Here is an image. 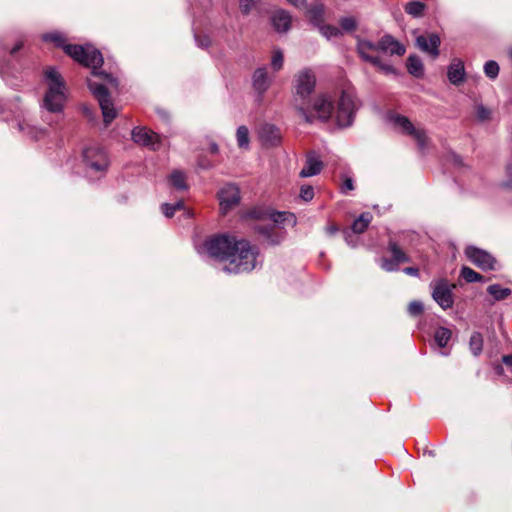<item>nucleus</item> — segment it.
I'll use <instances>...</instances> for the list:
<instances>
[{
    "instance_id": "obj_1",
    "label": "nucleus",
    "mask_w": 512,
    "mask_h": 512,
    "mask_svg": "<svg viewBox=\"0 0 512 512\" xmlns=\"http://www.w3.org/2000/svg\"><path fill=\"white\" fill-rule=\"evenodd\" d=\"M46 42H53L58 47H63L66 54L82 65L91 68V78H88L87 85L98 100L103 120L109 125L117 116V111L108 92L109 87H117V79L111 74L98 69L103 64V56L101 52L91 45H71L65 44L64 36L59 32L47 33L42 36Z\"/></svg>"
},
{
    "instance_id": "obj_2",
    "label": "nucleus",
    "mask_w": 512,
    "mask_h": 512,
    "mask_svg": "<svg viewBox=\"0 0 512 512\" xmlns=\"http://www.w3.org/2000/svg\"><path fill=\"white\" fill-rule=\"evenodd\" d=\"M359 103L352 90H342L338 96L325 92L311 99L304 106L306 115H298L304 122L312 124L316 121L326 123L333 120L340 128L353 124Z\"/></svg>"
},
{
    "instance_id": "obj_3",
    "label": "nucleus",
    "mask_w": 512,
    "mask_h": 512,
    "mask_svg": "<svg viewBox=\"0 0 512 512\" xmlns=\"http://www.w3.org/2000/svg\"><path fill=\"white\" fill-rule=\"evenodd\" d=\"M259 249L245 239L237 240L223 270L227 273L250 272L259 264Z\"/></svg>"
},
{
    "instance_id": "obj_4",
    "label": "nucleus",
    "mask_w": 512,
    "mask_h": 512,
    "mask_svg": "<svg viewBox=\"0 0 512 512\" xmlns=\"http://www.w3.org/2000/svg\"><path fill=\"white\" fill-rule=\"evenodd\" d=\"M44 78L47 83V91L43 98V107L49 112L59 113L63 110L66 101L64 80L53 67L45 69Z\"/></svg>"
},
{
    "instance_id": "obj_5",
    "label": "nucleus",
    "mask_w": 512,
    "mask_h": 512,
    "mask_svg": "<svg viewBox=\"0 0 512 512\" xmlns=\"http://www.w3.org/2000/svg\"><path fill=\"white\" fill-rule=\"evenodd\" d=\"M316 86V77L309 69L299 71L294 77L291 105L298 115H306L304 106L311 103V94Z\"/></svg>"
},
{
    "instance_id": "obj_6",
    "label": "nucleus",
    "mask_w": 512,
    "mask_h": 512,
    "mask_svg": "<svg viewBox=\"0 0 512 512\" xmlns=\"http://www.w3.org/2000/svg\"><path fill=\"white\" fill-rule=\"evenodd\" d=\"M236 241L237 239L234 236L218 235L206 240L204 248L209 256L228 262Z\"/></svg>"
},
{
    "instance_id": "obj_7",
    "label": "nucleus",
    "mask_w": 512,
    "mask_h": 512,
    "mask_svg": "<svg viewBox=\"0 0 512 512\" xmlns=\"http://www.w3.org/2000/svg\"><path fill=\"white\" fill-rule=\"evenodd\" d=\"M432 289L433 300L444 310L452 308L454 304L453 289L455 285H451L444 278L432 281L430 283Z\"/></svg>"
},
{
    "instance_id": "obj_8",
    "label": "nucleus",
    "mask_w": 512,
    "mask_h": 512,
    "mask_svg": "<svg viewBox=\"0 0 512 512\" xmlns=\"http://www.w3.org/2000/svg\"><path fill=\"white\" fill-rule=\"evenodd\" d=\"M390 121L402 133L412 136L418 143V146L423 149L426 145V135L423 130L417 129L410 122V120L402 115H391Z\"/></svg>"
},
{
    "instance_id": "obj_9",
    "label": "nucleus",
    "mask_w": 512,
    "mask_h": 512,
    "mask_svg": "<svg viewBox=\"0 0 512 512\" xmlns=\"http://www.w3.org/2000/svg\"><path fill=\"white\" fill-rule=\"evenodd\" d=\"M83 158L86 165L95 172L106 171L109 160L106 152L100 147H88L83 151Z\"/></svg>"
},
{
    "instance_id": "obj_10",
    "label": "nucleus",
    "mask_w": 512,
    "mask_h": 512,
    "mask_svg": "<svg viewBox=\"0 0 512 512\" xmlns=\"http://www.w3.org/2000/svg\"><path fill=\"white\" fill-rule=\"evenodd\" d=\"M466 257L477 267L482 270H496L497 261L487 251L479 249L474 246H469L465 249Z\"/></svg>"
},
{
    "instance_id": "obj_11",
    "label": "nucleus",
    "mask_w": 512,
    "mask_h": 512,
    "mask_svg": "<svg viewBox=\"0 0 512 512\" xmlns=\"http://www.w3.org/2000/svg\"><path fill=\"white\" fill-rule=\"evenodd\" d=\"M222 213H227L229 209L240 202V191L236 185L228 184L218 193Z\"/></svg>"
},
{
    "instance_id": "obj_12",
    "label": "nucleus",
    "mask_w": 512,
    "mask_h": 512,
    "mask_svg": "<svg viewBox=\"0 0 512 512\" xmlns=\"http://www.w3.org/2000/svg\"><path fill=\"white\" fill-rule=\"evenodd\" d=\"M357 53L360 58L368 63H378L376 53L380 52V47H378V42H372L368 39H363L357 37V45H356Z\"/></svg>"
},
{
    "instance_id": "obj_13",
    "label": "nucleus",
    "mask_w": 512,
    "mask_h": 512,
    "mask_svg": "<svg viewBox=\"0 0 512 512\" xmlns=\"http://www.w3.org/2000/svg\"><path fill=\"white\" fill-rule=\"evenodd\" d=\"M440 43V37L436 33L419 35L416 38L417 47L423 52L430 54L434 59L439 56Z\"/></svg>"
},
{
    "instance_id": "obj_14",
    "label": "nucleus",
    "mask_w": 512,
    "mask_h": 512,
    "mask_svg": "<svg viewBox=\"0 0 512 512\" xmlns=\"http://www.w3.org/2000/svg\"><path fill=\"white\" fill-rule=\"evenodd\" d=\"M132 140L141 146L156 150L159 143V136L144 127H136L132 130Z\"/></svg>"
},
{
    "instance_id": "obj_15",
    "label": "nucleus",
    "mask_w": 512,
    "mask_h": 512,
    "mask_svg": "<svg viewBox=\"0 0 512 512\" xmlns=\"http://www.w3.org/2000/svg\"><path fill=\"white\" fill-rule=\"evenodd\" d=\"M324 167L320 156L315 151H310L306 155L305 163L299 173L301 178L312 177L318 175Z\"/></svg>"
},
{
    "instance_id": "obj_16",
    "label": "nucleus",
    "mask_w": 512,
    "mask_h": 512,
    "mask_svg": "<svg viewBox=\"0 0 512 512\" xmlns=\"http://www.w3.org/2000/svg\"><path fill=\"white\" fill-rule=\"evenodd\" d=\"M378 47H380V52L391 56H402L406 52L405 46L390 34H385L381 37L378 41Z\"/></svg>"
},
{
    "instance_id": "obj_17",
    "label": "nucleus",
    "mask_w": 512,
    "mask_h": 512,
    "mask_svg": "<svg viewBox=\"0 0 512 512\" xmlns=\"http://www.w3.org/2000/svg\"><path fill=\"white\" fill-rule=\"evenodd\" d=\"M271 78L268 76L267 69L260 67L256 69L252 76V84L254 90L257 92L259 97H262L271 85Z\"/></svg>"
},
{
    "instance_id": "obj_18",
    "label": "nucleus",
    "mask_w": 512,
    "mask_h": 512,
    "mask_svg": "<svg viewBox=\"0 0 512 512\" xmlns=\"http://www.w3.org/2000/svg\"><path fill=\"white\" fill-rule=\"evenodd\" d=\"M263 143L268 146H276L281 141L280 130L272 124H264L259 131Z\"/></svg>"
},
{
    "instance_id": "obj_19",
    "label": "nucleus",
    "mask_w": 512,
    "mask_h": 512,
    "mask_svg": "<svg viewBox=\"0 0 512 512\" xmlns=\"http://www.w3.org/2000/svg\"><path fill=\"white\" fill-rule=\"evenodd\" d=\"M292 22L291 15L285 10H278L272 16V24L278 32H287Z\"/></svg>"
},
{
    "instance_id": "obj_20",
    "label": "nucleus",
    "mask_w": 512,
    "mask_h": 512,
    "mask_svg": "<svg viewBox=\"0 0 512 512\" xmlns=\"http://www.w3.org/2000/svg\"><path fill=\"white\" fill-rule=\"evenodd\" d=\"M464 75L465 70L462 61L454 60L448 67L447 76L449 81L454 85H458L463 82Z\"/></svg>"
},
{
    "instance_id": "obj_21",
    "label": "nucleus",
    "mask_w": 512,
    "mask_h": 512,
    "mask_svg": "<svg viewBox=\"0 0 512 512\" xmlns=\"http://www.w3.org/2000/svg\"><path fill=\"white\" fill-rule=\"evenodd\" d=\"M259 232L265 237L267 243L270 245H278L285 238V232L283 230L276 229L275 226L262 228Z\"/></svg>"
},
{
    "instance_id": "obj_22",
    "label": "nucleus",
    "mask_w": 512,
    "mask_h": 512,
    "mask_svg": "<svg viewBox=\"0 0 512 512\" xmlns=\"http://www.w3.org/2000/svg\"><path fill=\"white\" fill-rule=\"evenodd\" d=\"M310 21L315 26H320L324 21V6L322 4H315L307 11Z\"/></svg>"
},
{
    "instance_id": "obj_23",
    "label": "nucleus",
    "mask_w": 512,
    "mask_h": 512,
    "mask_svg": "<svg viewBox=\"0 0 512 512\" xmlns=\"http://www.w3.org/2000/svg\"><path fill=\"white\" fill-rule=\"evenodd\" d=\"M407 69L415 77L423 75V64L419 57L411 55L407 59Z\"/></svg>"
},
{
    "instance_id": "obj_24",
    "label": "nucleus",
    "mask_w": 512,
    "mask_h": 512,
    "mask_svg": "<svg viewBox=\"0 0 512 512\" xmlns=\"http://www.w3.org/2000/svg\"><path fill=\"white\" fill-rule=\"evenodd\" d=\"M425 9H426L425 3L420 2V1L408 2L404 7L405 12L414 18L421 17L423 15Z\"/></svg>"
},
{
    "instance_id": "obj_25",
    "label": "nucleus",
    "mask_w": 512,
    "mask_h": 512,
    "mask_svg": "<svg viewBox=\"0 0 512 512\" xmlns=\"http://www.w3.org/2000/svg\"><path fill=\"white\" fill-rule=\"evenodd\" d=\"M388 249L392 254V257L398 263H407L410 262V257L398 246L395 241H389Z\"/></svg>"
},
{
    "instance_id": "obj_26",
    "label": "nucleus",
    "mask_w": 512,
    "mask_h": 512,
    "mask_svg": "<svg viewBox=\"0 0 512 512\" xmlns=\"http://www.w3.org/2000/svg\"><path fill=\"white\" fill-rule=\"evenodd\" d=\"M372 220L370 213H362L352 224V230L354 233H362L366 230Z\"/></svg>"
},
{
    "instance_id": "obj_27",
    "label": "nucleus",
    "mask_w": 512,
    "mask_h": 512,
    "mask_svg": "<svg viewBox=\"0 0 512 512\" xmlns=\"http://www.w3.org/2000/svg\"><path fill=\"white\" fill-rule=\"evenodd\" d=\"M237 145L241 149H248L250 144L249 130L246 126L242 125L236 131Z\"/></svg>"
},
{
    "instance_id": "obj_28",
    "label": "nucleus",
    "mask_w": 512,
    "mask_h": 512,
    "mask_svg": "<svg viewBox=\"0 0 512 512\" xmlns=\"http://www.w3.org/2000/svg\"><path fill=\"white\" fill-rule=\"evenodd\" d=\"M488 293L497 301L507 298L511 294V289L503 288L498 284L488 286Z\"/></svg>"
},
{
    "instance_id": "obj_29",
    "label": "nucleus",
    "mask_w": 512,
    "mask_h": 512,
    "mask_svg": "<svg viewBox=\"0 0 512 512\" xmlns=\"http://www.w3.org/2000/svg\"><path fill=\"white\" fill-rule=\"evenodd\" d=\"M171 185L177 190L187 189L185 174L179 170L173 171L169 177Z\"/></svg>"
},
{
    "instance_id": "obj_30",
    "label": "nucleus",
    "mask_w": 512,
    "mask_h": 512,
    "mask_svg": "<svg viewBox=\"0 0 512 512\" xmlns=\"http://www.w3.org/2000/svg\"><path fill=\"white\" fill-rule=\"evenodd\" d=\"M469 347L474 356H478L481 354L483 350V337L481 333L474 332L469 341Z\"/></svg>"
},
{
    "instance_id": "obj_31",
    "label": "nucleus",
    "mask_w": 512,
    "mask_h": 512,
    "mask_svg": "<svg viewBox=\"0 0 512 512\" xmlns=\"http://www.w3.org/2000/svg\"><path fill=\"white\" fill-rule=\"evenodd\" d=\"M18 128L21 132L34 139H38L44 133L42 129L34 127L27 121L19 122Z\"/></svg>"
},
{
    "instance_id": "obj_32",
    "label": "nucleus",
    "mask_w": 512,
    "mask_h": 512,
    "mask_svg": "<svg viewBox=\"0 0 512 512\" xmlns=\"http://www.w3.org/2000/svg\"><path fill=\"white\" fill-rule=\"evenodd\" d=\"M451 335H452V333H451V331L448 328L439 327L435 331L434 338H435V341H436L437 345L439 347L443 348L449 342V340L451 338Z\"/></svg>"
},
{
    "instance_id": "obj_33",
    "label": "nucleus",
    "mask_w": 512,
    "mask_h": 512,
    "mask_svg": "<svg viewBox=\"0 0 512 512\" xmlns=\"http://www.w3.org/2000/svg\"><path fill=\"white\" fill-rule=\"evenodd\" d=\"M270 211L264 207H253L248 210L245 214L246 218L256 219V220H265L269 218Z\"/></svg>"
},
{
    "instance_id": "obj_34",
    "label": "nucleus",
    "mask_w": 512,
    "mask_h": 512,
    "mask_svg": "<svg viewBox=\"0 0 512 512\" xmlns=\"http://www.w3.org/2000/svg\"><path fill=\"white\" fill-rule=\"evenodd\" d=\"M318 28L321 35L328 40L342 35L341 29L333 25H324L322 23L320 26H318Z\"/></svg>"
},
{
    "instance_id": "obj_35",
    "label": "nucleus",
    "mask_w": 512,
    "mask_h": 512,
    "mask_svg": "<svg viewBox=\"0 0 512 512\" xmlns=\"http://www.w3.org/2000/svg\"><path fill=\"white\" fill-rule=\"evenodd\" d=\"M341 31L354 32L357 29L358 21L354 16L342 17L339 21Z\"/></svg>"
},
{
    "instance_id": "obj_36",
    "label": "nucleus",
    "mask_w": 512,
    "mask_h": 512,
    "mask_svg": "<svg viewBox=\"0 0 512 512\" xmlns=\"http://www.w3.org/2000/svg\"><path fill=\"white\" fill-rule=\"evenodd\" d=\"M161 208H162L163 214L168 218H171L172 216H174L176 211L185 209L183 201H177L174 204L165 203L161 206Z\"/></svg>"
},
{
    "instance_id": "obj_37",
    "label": "nucleus",
    "mask_w": 512,
    "mask_h": 512,
    "mask_svg": "<svg viewBox=\"0 0 512 512\" xmlns=\"http://www.w3.org/2000/svg\"><path fill=\"white\" fill-rule=\"evenodd\" d=\"M461 276L468 282L473 283L482 280V276L470 267H462Z\"/></svg>"
},
{
    "instance_id": "obj_38",
    "label": "nucleus",
    "mask_w": 512,
    "mask_h": 512,
    "mask_svg": "<svg viewBox=\"0 0 512 512\" xmlns=\"http://www.w3.org/2000/svg\"><path fill=\"white\" fill-rule=\"evenodd\" d=\"M283 63H284L283 52L280 49L274 50L272 58H271V67L275 71H279L282 69Z\"/></svg>"
},
{
    "instance_id": "obj_39",
    "label": "nucleus",
    "mask_w": 512,
    "mask_h": 512,
    "mask_svg": "<svg viewBox=\"0 0 512 512\" xmlns=\"http://www.w3.org/2000/svg\"><path fill=\"white\" fill-rule=\"evenodd\" d=\"M484 72L487 77L495 79L499 74V65L496 61L489 60L484 65Z\"/></svg>"
},
{
    "instance_id": "obj_40",
    "label": "nucleus",
    "mask_w": 512,
    "mask_h": 512,
    "mask_svg": "<svg viewBox=\"0 0 512 512\" xmlns=\"http://www.w3.org/2000/svg\"><path fill=\"white\" fill-rule=\"evenodd\" d=\"M269 218L274 223H283L285 221L293 220L294 215L287 212H270Z\"/></svg>"
},
{
    "instance_id": "obj_41",
    "label": "nucleus",
    "mask_w": 512,
    "mask_h": 512,
    "mask_svg": "<svg viewBox=\"0 0 512 512\" xmlns=\"http://www.w3.org/2000/svg\"><path fill=\"white\" fill-rule=\"evenodd\" d=\"M400 263H398L393 257L392 259L382 258L380 260V266L387 272L397 271Z\"/></svg>"
},
{
    "instance_id": "obj_42",
    "label": "nucleus",
    "mask_w": 512,
    "mask_h": 512,
    "mask_svg": "<svg viewBox=\"0 0 512 512\" xmlns=\"http://www.w3.org/2000/svg\"><path fill=\"white\" fill-rule=\"evenodd\" d=\"M378 63H371L373 66L377 67L381 72H383L386 75L389 74H395L396 69L389 63H385L381 60V58L377 57Z\"/></svg>"
},
{
    "instance_id": "obj_43",
    "label": "nucleus",
    "mask_w": 512,
    "mask_h": 512,
    "mask_svg": "<svg viewBox=\"0 0 512 512\" xmlns=\"http://www.w3.org/2000/svg\"><path fill=\"white\" fill-rule=\"evenodd\" d=\"M314 197V189L312 186L303 185L300 189V198L305 202H309Z\"/></svg>"
},
{
    "instance_id": "obj_44",
    "label": "nucleus",
    "mask_w": 512,
    "mask_h": 512,
    "mask_svg": "<svg viewBox=\"0 0 512 512\" xmlns=\"http://www.w3.org/2000/svg\"><path fill=\"white\" fill-rule=\"evenodd\" d=\"M408 312L412 316L420 315L423 312V303L421 301H412L408 306Z\"/></svg>"
},
{
    "instance_id": "obj_45",
    "label": "nucleus",
    "mask_w": 512,
    "mask_h": 512,
    "mask_svg": "<svg viewBox=\"0 0 512 512\" xmlns=\"http://www.w3.org/2000/svg\"><path fill=\"white\" fill-rule=\"evenodd\" d=\"M258 0H240V10L243 14L247 15L251 9L256 5Z\"/></svg>"
},
{
    "instance_id": "obj_46",
    "label": "nucleus",
    "mask_w": 512,
    "mask_h": 512,
    "mask_svg": "<svg viewBox=\"0 0 512 512\" xmlns=\"http://www.w3.org/2000/svg\"><path fill=\"white\" fill-rule=\"evenodd\" d=\"M195 41L200 48H207L211 45V40L207 35H196L195 34Z\"/></svg>"
},
{
    "instance_id": "obj_47",
    "label": "nucleus",
    "mask_w": 512,
    "mask_h": 512,
    "mask_svg": "<svg viewBox=\"0 0 512 512\" xmlns=\"http://www.w3.org/2000/svg\"><path fill=\"white\" fill-rule=\"evenodd\" d=\"M476 116L480 121H485L490 116V111L483 105H478L476 108Z\"/></svg>"
},
{
    "instance_id": "obj_48",
    "label": "nucleus",
    "mask_w": 512,
    "mask_h": 512,
    "mask_svg": "<svg viewBox=\"0 0 512 512\" xmlns=\"http://www.w3.org/2000/svg\"><path fill=\"white\" fill-rule=\"evenodd\" d=\"M341 189H342L343 193L353 190L354 189L353 180L351 178L345 179Z\"/></svg>"
},
{
    "instance_id": "obj_49",
    "label": "nucleus",
    "mask_w": 512,
    "mask_h": 512,
    "mask_svg": "<svg viewBox=\"0 0 512 512\" xmlns=\"http://www.w3.org/2000/svg\"><path fill=\"white\" fill-rule=\"evenodd\" d=\"M403 271H404V273H406L407 275H410V276L417 277L419 275V270L416 267H406V268H404Z\"/></svg>"
},
{
    "instance_id": "obj_50",
    "label": "nucleus",
    "mask_w": 512,
    "mask_h": 512,
    "mask_svg": "<svg viewBox=\"0 0 512 512\" xmlns=\"http://www.w3.org/2000/svg\"><path fill=\"white\" fill-rule=\"evenodd\" d=\"M291 5L296 8H301L306 5V0H287Z\"/></svg>"
},
{
    "instance_id": "obj_51",
    "label": "nucleus",
    "mask_w": 512,
    "mask_h": 512,
    "mask_svg": "<svg viewBox=\"0 0 512 512\" xmlns=\"http://www.w3.org/2000/svg\"><path fill=\"white\" fill-rule=\"evenodd\" d=\"M502 361L505 365H507L512 372V355H505L502 357Z\"/></svg>"
},
{
    "instance_id": "obj_52",
    "label": "nucleus",
    "mask_w": 512,
    "mask_h": 512,
    "mask_svg": "<svg viewBox=\"0 0 512 512\" xmlns=\"http://www.w3.org/2000/svg\"><path fill=\"white\" fill-rule=\"evenodd\" d=\"M325 230L327 234L333 235L338 231V227L334 224H330L325 228Z\"/></svg>"
},
{
    "instance_id": "obj_53",
    "label": "nucleus",
    "mask_w": 512,
    "mask_h": 512,
    "mask_svg": "<svg viewBox=\"0 0 512 512\" xmlns=\"http://www.w3.org/2000/svg\"><path fill=\"white\" fill-rule=\"evenodd\" d=\"M23 46L22 42L17 43L10 51V54H15L17 51H19Z\"/></svg>"
},
{
    "instance_id": "obj_54",
    "label": "nucleus",
    "mask_w": 512,
    "mask_h": 512,
    "mask_svg": "<svg viewBox=\"0 0 512 512\" xmlns=\"http://www.w3.org/2000/svg\"><path fill=\"white\" fill-rule=\"evenodd\" d=\"M219 151V147L216 143H211L210 145V152L213 154H217Z\"/></svg>"
},
{
    "instance_id": "obj_55",
    "label": "nucleus",
    "mask_w": 512,
    "mask_h": 512,
    "mask_svg": "<svg viewBox=\"0 0 512 512\" xmlns=\"http://www.w3.org/2000/svg\"><path fill=\"white\" fill-rule=\"evenodd\" d=\"M453 159H454V163H455V164H457V165H461V164H462V160H461V158H460L459 156H456V155H455V156L453 157Z\"/></svg>"
},
{
    "instance_id": "obj_56",
    "label": "nucleus",
    "mask_w": 512,
    "mask_h": 512,
    "mask_svg": "<svg viewBox=\"0 0 512 512\" xmlns=\"http://www.w3.org/2000/svg\"><path fill=\"white\" fill-rule=\"evenodd\" d=\"M508 53H509V57L512 59V47L509 49Z\"/></svg>"
}]
</instances>
